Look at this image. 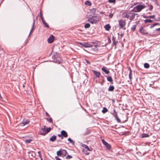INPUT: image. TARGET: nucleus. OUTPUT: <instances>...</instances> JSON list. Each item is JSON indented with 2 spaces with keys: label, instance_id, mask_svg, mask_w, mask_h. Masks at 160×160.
I'll use <instances>...</instances> for the list:
<instances>
[{
  "label": "nucleus",
  "instance_id": "obj_1",
  "mask_svg": "<svg viewBox=\"0 0 160 160\" xmlns=\"http://www.w3.org/2000/svg\"><path fill=\"white\" fill-rule=\"evenodd\" d=\"M99 21V18L96 16H93L88 18V21L90 23L94 24L98 23Z\"/></svg>",
  "mask_w": 160,
  "mask_h": 160
},
{
  "label": "nucleus",
  "instance_id": "obj_2",
  "mask_svg": "<svg viewBox=\"0 0 160 160\" xmlns=\"http://www.w3.org/2000/svg\"><path fill=\"white\" fill-rule=\"evenodd\" d=\"M67 152L66 150L63 149H60L59 151L57 152V154L58 156H64L66 155Z\"/></svg>",
  "mask_w": 160,
  "mask_h": 160
},
{
  "label": "nucleus",
  "instance_id": "obj_3",
  "mask_svg": "<svg viewBox=\"0 0 160 160\" xmlns=\"http://www.w3.org/2000/svg\"><path fill=\"white\" fill-rule=\"evenodd\" d=\"M145 8V6L142 5H139L136 6L134 8V9L135 10H136L135 12H139L142 9Z\"/></svg>",
  "mask_w": 160,
  "mask_h": 160
},
{
  "label": "nucleus",
  "instance_id": "obj_4",
  "mask_svg": "<svg viewBox=\"0 0 160 160\" xmlns=\"http://www.w3.org/2000/svg\"><path fill=\"white\" fill-rule=\"evenodd\" d=\"M119 28H123L126 25L125 21L122 20H120L118 21Z\"/></svg>",
  "mask_w": 160,
  "mask_h": 160
},
{
  "label": "nucleus",
  "instance_id": "obj_5",
  "mask_svg": "<svg viewBox=\"0 0 160 160\" xmlns=\"http://www.w3.org/2000/svg\"><path fill=\"white\" fill-rule=\"evenodd\" d=\"M140 32L141 33L144 34H147L148 33L147 31L146 30L144 29L142 27H141L140 29Z\"/></svg>",
  "mask_w": 160,
  "mask_h": 160
},
{
  "label": "nucleus",
  "instance_id": "obj_6",
  "mask_svg": "<svg viewBox=\"0 0 160 160\" xmlns=\"http://www.w3.org/2000/svg\"><path fill=\"white\" fill-rule=\"evenodd\" d=\"M54 37L53 35H51L48 39V41L49 43H52L54 40Z\"/></svg>",
  "mask_w": 160,
  "mask_h": 160
},
{
  "label": "nucleus",
  "instance_id": "obj_7",
  "mask_svg": "<svg viewBox=\"0 0 160 160\" xmlns=\"http://www.w3.org/2000/svg\"><path fill=\"white\" fill-rule=\"evenodd\" d=\"M82 45L85 48H90L92 46V45H91L89 43L86 42L83 43Z\"/></svg>",
  "mask_w": 160,
  "mask_h": 160
},
{
  "label": "nucleus",
  "instance_id": "obj_8",
  "mask_svg": "<svg viewBox=\"0 0 160 160\" xmlns=\"http://www.w3.org/2000/svg\"><path fill=\"white\" fill-rule=\"evenodd\" d=\"M92 72L97 77L99 78L100 77L101 75L100 72H98L97 71L94 70H93Z\"/></svg>",
  "mask_w": 160,
  "mask_h": 160
},
{
  "label": "nucleus",
  "instance_id": "obj_9",
  "mask_svg": "<svg viewBox=\"0 0 160 160\" xmlns=\"http://www.w3.org/2000/svg\"><path fill=\"white\" fill-rule=\"evenodd\" d=\"M61 134H62V136H63L65 138H66L68 136V135L67 132L64 130H62L61 131Z\"/></svg>",
  "mask_w": 160,
  "mask_h": 160
},
{
  "label": "nucleus",
  "instance_id": "obj_10",
  "mask_svg": "<svg viewBox=\"0 0 160 160\" xmlns=\"http://www.w3.org/2000/svg\"><path fill=\"white\" fill-rule=\"evenodd\" d=\"M29 121L27 120H23L21 124L22 126H24L25 125L28 124Z\"/></svg>",
  "mask_w": 160,
  "mask_h": 160
},
{
  "label": "nucleus",
  "instance_id": "obj_11",
  "mask_svg": "<svg viewBox=\"0 0 160 160\" xmlns=\"http://www.w3.org/2000/svg\"><path fill=\"white\" fill-rule=\"evenodd\" d=\"M102 70L103 72H104L107 74H108L109 72V70H108L105 67L102 68Z\"/></svg>",
  "mask_w": 160,
  "mask_h": 160
},
{
  "label": "nucleus",
  "instance_id": "obj_12",
  "mask_svg": "<svg viewBox=\"0 0 160 160\" xmlns=\"http://www.w3.org/2000/svg\"><path fill=\"white\" fill-rule=\"evenodd\" d=\"M90 12L92 15H94L96 12V9L95 8L91 9L90 10Z\"/></svg>",
  "mask_w": 160,
  "mask_h": 160
},
{
  "label": "nucleus",
  "instance_id": "obj_13",
  "mask_svg": "<svg viewBox=\"0 0 160 160\" xmlns=\"http://www.w3.org/2000/svg\"><path fill=\"white\" fill-rule=\"evenodd\" d=\"M104 28L106 30L109 31L111 28V27L109 24H108L104 26Z\"/></svg>",
  "mask_w": 160,
  "mask_h": 160
},
{
  "label": "nucleus",
  "instance_id": "obj_14",
  "mask_svg": "<svg viewBox=\"0 0 160 160\" xmlns=\"http://www.w3.org/2000/svg\"><path fill=\"white\" fill-rule=\"evenodd\" d=\"M56 138V136L55 135H53L50 138V140L52 142L55 141Z\"/></svg>",
  "mask_w": 160,
  "mask_h": 160
},
{
  "label": "nucleus",
  "instance_id": "obj_15",
  "mask_svg": "<svg viewBox=\"0 0 160 160\" xmlns=\"http://www.w3.org/2000/svg\"><path fill=\"white\" fill-rule=\"evenodd\" d=\"M113 112L112 114V115L114 116V117L115 118H117V117L118 116V115H117V112H116V110L115 109H114L113 110Z\"/></svg>",
  "mask_w": 160,
  "mask_h": 160
},
{
  "label": "nucleus",
  "instance_id": "obj_16",
  "mask_svg": "<svg viewBox=\"0 0 160 160\" xmlns=\"http://www.w3.org/2000/svg\"><path fill=\"white\" fill-rule=\"evenodd\" d=\"M114 89V87L113 86H110L108 89V91H112Z\"/></svg>",
  "mask_w": 160,
  "mask_h": 160
},
{
  "label": "nucleus",
  "instance_id": "obj_17",
  "mask_svg": "<svg viewBox=\"0 0 160 160\" xmlns=\"http://www.w3.org/2000/svg\"><path fill=\"white\" fill-rule=\"evenodd\" d=\"M85 4L88 6H90L91 5V3L88 1H87L85 2Z\"/></svg>",
  "mask_w": 160,
  "mask_h": 160
},
{
  "label": "nucleus",
  "instance_id": "obj_18",
  "mask_svg": "<svg viewBox=\"0 0 160 160\" xmlns=\"http://www.w3.org/2000/svg\"><path fill=\"white\" fill-rule=\"evenodd\" d=\"M107 80L108 81L110 82H112V78L111 76H108L107 77Z\"/></svg>",
  "mask_w": 160,
  "mask_h": 160
},
{
  "label": "nucleus",
  "instance_id": "obj_19",
  "mask_svg": "<svg viewBox=\"0 0 160 160\" xmlns=\"http://www.w3.org/2000/svg\"><path fill=\"white\" fill-rule=\"evenodd\" d=\"M42 22L43 23V24H44L48 28L49 26L47 24V23L45 22V21L44 20H43V19L42 18Z\"/></svg>",
  "mask_w": 160,
  "mask_h": 160
},
{
  "label": "nucleus",
  "instance_id": "obj_20",
  "mask_svg": "<svg viewBox=\"0 0 160 160\" xmlns=\"http://www.w3.org/2000/svg\"><path fill=\"white\" fill-rule=\"evenodd\" d=\"M144 67L145 68H148L149 67V65L148 63H146L144 64Z\"/></svg>",
  "mask_w": 160,
  "mask_h": 160
},
{
  "label": "nucleus",
  "instance_id": "obj_21",
  "mask_svg": "<svg viewBox=\"0 0 160 160\" xmlns=\"http://www.w3.org/2000/svg\"><path fill=\"white\" fill-rule=\"evenodd\" d=\"M34 24H35V21L34 20L33 21V24H32V29L31 30V31L30 32V34H31V33L33 32V28L34 25Z\"/></svg>",
  "mask_w": 160,
  "mask_h": 160
},
{
  "label": "nucleus",
  "instance_id": "obj_22",
  "mask_svg": "<svg viewBox=\"0 0 160 160\" xmlns=\"http://www.w3.org/2000/svg\"><path fill=\"white\" fill-rule=\"evenodd\" d=\"M152 22V20L151 19H146L145 20V22L147 23L148 22L150 23Z\"/></svg>",
  "mask_w": 160,
  "mask_h": 160
},
{
  "label": "nucleus",
  "instance_id": "obj_23",
  "mask_svg": "<svg viewBox=\"0 0 160 160\" xmlns=\"http://www.w3.org/2000/svg\"><path fill=\"white\" fill-rule=\"evenodd\" d=\"M90 24L88 23H87L85 24L84 26V27L85 28H89L90 27Z\"/></svg>",
  "mask_w": 160,
  "mask_h": 160
},
{
  "label": "nucleus",
  "instance_id": "obj_24",
  "mask_svg": "<svg viewBox=\"0 0 160 160\" xmlns=\"http://www.w3.org/2000/svg\"><path fill=\"white\" fill-rule=\"evenodd\" d=\"M32 141V139H27V140H25V142L26 143H30Z\"/></svg>",
  "mask_w": 160,
  "mask_h": 160
},
{
  "label": "nucleus",
  "instance_id": "obj_25",
  "mask_svg": "<svg viewBox=\"0 0 160 160\" xmlns=\"http://www.w3.org/2000/svg\"><path fill=\"white\" fill-rule=\"evenodd\" d=\"M129 78L130 79H131V78H132V77H131L132 70L130 68H129Z\"/></svg>",
  "mask_w": 160,
  "mask_h": 160
},
{
  "label": "nucleus",
  "instance_id": "obj_26",
  "mask_svg": "<svg viewBox=\"0 0 160 160\" xmlns=\"http://www.w3.org/2000/svg\"><path fill=\"white\" fill-rule=\"evenodd\" d=\"M105 146L108 149H110L111 147V145L108 143Z\"/></svg>",
  "mask_w": 160,
  "mask_h": 160
},
{
  "label": "nucleus",
  "instance_id": "obj_27",
  "mask_svg": "<svg viewBox=\"0 0 160 160\" xmlns=\"http://www.w3.org/2000/svg\"><path fill=\"white\" fill-rule=\"evenodd\" d=\"M68 140L71 143H72L73 144H74V142L73 141H72L70 138H69L68 139Z\"/></svg>",
  "mask_w": 160,
  "mask_h": 160
},
{
  "label": "nucleus",
  "instance_id": "obj_28",
  "mask_svg": "<svg viewBox=\"0 0 160 160\" xmlns=\"http://www.w3.org/2000/svg\"><path fill=\"white\" fill-rule=\"evenodd\" d=\"M107 109L106 108H104L103 109V110H102V112L103 113H105L107 112Z\"/></svg>",
  "mask_w": 160,
  "mask_h": 160
},
{
  "label": "nucleus",
  "instance_id": "obj_29",
  "mask_svg": "<svg viewBox=\"0 0 160 160\" xmlns=\"http://www.w3.org/2000/svg\"><path fill=\"white\" fill-rule=\"evenodd\" d=\"M112 40L113 42V44H114V45H116L117 44V42H116L115 40V38H114V37H113Z\"/></svg>",
  "mask_w": 160,
  "mask_h": 160
},
{
  "label": "nucleus",
  "instance_id": "obj_30",
  "mask_svg": "<svg viewBox=\"0 0 160 160\" xmlns=\"http://www.w3.org/2000/svg\"><path fill=\"white\" fill-rule=\"evenodd\" d=\"M158 24V23H156L152 25H151L150 26V28H153V27H154L156 25H157Z\"/></svg>",
  "mask_w": 160,
  "mask_h": 160
},
{
  "label": "nucleus",
  "instance_id": "obj_31",
  "mask_svg": "<svg viewBox=\"0 0 160 160\" xmlns=\"http://www.w3.org/2000/svg\"><path fill=\"white\" fill-rule=\"evenodd\" d=\"M102 141L103 144H104L105 146L108 143L105 141L104 139H102Z\"/></svg>",
  "mask_w": 160,
  "mask_h": 160
},
{
  "label": "nucleus",
  "instance_id": "obj_32",
  "mask_svg": "<svg viewBox=\"0 0 160 160\" xmlns=\"http://www.w3.org/2000/svg\"><path fill=\"white\" fill-rule=\"evenodd\" d=\"M136 27V25H134L132 27V28H131V29L133 31H134L135 30Z\"/></svg>",
  "mask_w": 160,
  "mask_h": 160
},
{
  "label": "nucleus",
  "instance_id": "obj_33",
  "mask_svg": "<svg viewBox=\"0 0 160 160\" xmlns=\"http://www.w3.org/2000/svg\"><path fill=\"white\" fill-rule=\"evenodd\" d=\"M83 147H84L85 148L88 149V150L91 151V150H90L88 147L86 145H84V146H83Z\"/></svg>",
  "mask_w": 160,
  "mask_h": 160
},
{
  "label": "nucleus",
  "instance_id": "obj_34",
  "mask_svg": "<svg viewBox=\"0 0 160 160\" xmlns=\"http://www.w3.org/2000/svg\"><path fill=\"white\" fill-rule=\"evenodd\" d=\"M51 129V128H47L46 130V133L49 132L50 131Z\"/></svg>",
  "mask_w": 160,
  "mask_h": 160
},
{
  "label": "nucleus",
  "instance_id": "obj_35",
  "mask_svg": "<svg viewBox=\"0 0 160 160\" xmlns=\"http://www.w3.org/2000/svg\"><path fill=\"white\" fill-rule=\"evenodd\" d=\"M116 0H108V2L110 3H114L115 2Z\"/></svg>",
  "mask_w": 160,
  "mask_h": 160
},
{
  "label": "nucleus",
  "instance_id": "obj_36",
  "mask_svg": "<svg viewBox=\"0 0 160 160\" xmlns=\"http://www.w3.org/2000/svg\"><path fill=\"white\" fill-rule=\"evenodd\" d=\"M46 128H46V126H44L43 127V128H42V129L43 131L45 132H46Z\"/></svg>",
  "mask_w": 160,
  "mask_h": 160
},
{
  "label": "nucleus",
  "instance_id": "obj_37",
  "mask_svg": "<svg viewBox=\"0 0 160 160\" xmlns=\"http://www.w3.org/2000/svg\"><path fill=\"white\" fill-rule=\"evenodd\" d=\"M115 118L118 122H121V120L118 117V116L117 117V118Z\"/></svg>",
  "mask_w": 160,
  "mask_h": 160
},
{
  "label": "nucleus",
  "instance_id": "obj_38",
  "mask_svg": "<svg viewBox=\"0 0 160 160\" xmlns=\"http://www.w3.org/2000/svg\"><path fill=\"white\" fill-rule=\"evenodd\" d=\"M113 14L112 13H111L108 16L110 18H112V17H113Z\"/></svg>",
  "mask_w": 160,
  "mask_h": 160
},
{
  "label": "nucleus",
  "instance_id": "obj_39",
  "mask_svg": "<svg viewBox=\"0 0 160 160\" xmlns=\"http://www.w3.org/2000/svg\"><path fill=\"white\" fill-rule=\"evenodd\" d=\"M72 158V157L70 156V155H68L67 157H66V158L67 159V158Z\"/></svg>",
  "mask_w": 160,
  "mask_h": 160
},
{
  "label": "nucleus",
  "instance_id": "obj_40",
  "mask_svg": "<svg viewBox=\"0 0 160 160\" xmlns=\"http://www.w3.org/2000/svg\"><path fill=\"white\" fill-rule=\"evenodd\" d=\"M155 17L154 15L150 16L148 17V18H153Z\"/></svg>",
  "mask_w": 160,
  "mask_h": 160
},
{
  "label": "nucleus",
  "instance_id": "obj_41",
  "mask_svg": "<svg viewBox=\"0 0 160 160\" xmlns=\"http://www.w3.org/2000/svg\"><path fill=\"white\" fill-rule=\"evenodd\" d=\"M55 158L56 160H61L60 158H58V157H56Z\"/></svg>",
  "mask_w": 160,
  "mask_h": 160
},
{
  "label": "nucleus",
  "instance_id": "obj_42",
  "mask_svg": "<svg viewBox=\"0 0 160 160\" xmlns=\"http://www.w3.org/2000/svg\"><path fill=\"white\" fill-rule=\"evenodd\" d=\"M58 136L60 137H62V138H61L62 139L63 138V137L62 136V135L61 134H58Z\"/></svg>",
  "mask_w": 160,
  "mask_h": 160
},
{
  "label": "nucleus",
  "instance_id": "obj_43",
  "mask_svg": "<svg viewBox=\"0 0 160 160\" xmlns=\"http://www.w3.org/2000/svg\"><path fill=\"white\" fill-rule=\"evenodd\" d=\"M85 61H86V62H87L88 64H90V62L89 61H88V60H86Z\"/></svg>",
  "mask_w": 160,
  "mask_h": 160
},
{
  "label": "nucleus",
  "instance_id": "obj_44",
  "mask_svg": "<svg viewBox=\"0 0 160 160\" xmlns=\"http://www.w3.org/2000/svg\"><path fill=\"white\" fill-rule=\"evenodd\" d=\"M48 121L50 122H52V118H49L48 119Z\"/></svg>",
  "mask_w": 160,
  "mask_h": 160
},
{
  "label": "nucleus",
  "instance_id": "obj_45",
  "mask_svg": "<svg viewBox=\"0 0 160 160\" xmlns=\"http://www.w3.org/2000/svg\"><path fill=\"white\" fill-rule=\"evenodd\" d=\"M124 18H128V17H129V16H128V15H125V16H124Z\"/></svg>",
  "mask_w": 160,
  "mask_h": 160
},
{
  "label": "nucleus",
  "instance_id": "obj_46",
  "mask_svg": "<svg viewBox=\"0 0 160 160\" xmlns=\"http://www.w3.org/2000/svg\"><path fill=\"white\" fill-rule=\"evenodd\" d=\"M46 134V132L45 133H40L42 135H45Z\"/></svg>",
  "mask_w": 160,
  "mask_h": 160
},
{
  "label": "nucleus",
  "instance_id": "obj_47",
  "mask_svg": "<svg viewBox=\"0 0 160 160\" xmlns=\"http://www.w3.org/2000/svg\"><path fill=\"white\" fill-rule=\"evenodd\" d=\"M157 31H160V28L157 29Z\"/></svg>",
  "mask_w": 160,
  "mask_h": 160
},
{
  "label": "nucleus",
  "instance_id": "obj_48",
  "mask_svg": "<svg viewBox=\"0 0 160 160\" xmlns=\"http://www.w3.org/2000/svg\"><path fill=\"white\" fill-rule=\"evenodd\" d=\"M2 97L0 94V100H2Z\"/></svg>",
  "mask_w": 160,
  "mask_h": 160
},
{
  "label": "nucleus",
  "instance_id": "obj_49",
  "mask_svg": "<svg viewBox=\"0 0 160 160\" xmlns=\"http://www.w3.org/2000/svg\"><path fill=\"white\" fill-rule=\"evenodd\" d=\"M79 43L80 44H81V45H82V44H83V43L79 42Z\"/></svg>",
  "mask_w": 160,
  "mask_h": 160
},
{
  "label": "nucleus",
  "instance_id": "obj_50",
  "mask_svg": "<svg viewBox=\"0 0 160 160\" xmlns=\"http://www.w3.org/2000/svg\"><path fill=\"white\" fill-rule=\"evenodd\" d=\"M38 154H39V156H40V157H41V156H40V152H38Z\"/></svg>",
  "mask_w": 160,
  "mask_h": 160
},
{
  "label": "nucleus",
  "instance_id": "obj_51",
  "mask_svg": "<svg viewBox=\"0 0 160 160\" xmlns=\"http://www.w3.org/2000/svg\"><path fill=\"white\" fill-rule=\"evenodd\" d=\"M58 63H60V62H58Z\"/></svg>",
  "mask_w": 160,
  "mask_h": 160
}]
</instances>
